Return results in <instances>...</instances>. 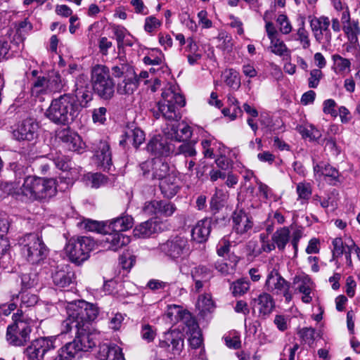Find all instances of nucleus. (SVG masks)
I'll list each match as a JSON object with an SVG mask.
<instances>
[{"label": "nucleus", "mask_w": 360, "mask_h": 360, "mask_svg": "<svg viewBox=\"0 0 360 360\" xmlns=\"http://www.w3.org/2000/svg\"><path fill=\"white\" fill-rule=\"evenodd\" d=\"M77 99L72 94H64L53 98L44 112L45 117L58 125H69L79 114Z\"/></svg>", "instance_id": "obj_1"}, {"label": "nucleus", "mask_w": 360, "mask_h": 360, "mask_svg": "<svg viewBox=\"0 0 360 360\" xmlns=\"http://www.w3.org/2000/svg\"><path fill=\"white\" fill-rule=\"evenodd\" d=\"M160 253L168 259L177 262L181 261L179 264V271L183 274L188 273V266L185 262L191 252V247L188 239L181 236H173L167 240L160 243L157 248Z\"/></svg>", "instance_id": "obj_2"}, {"label": "nucleus", "mask_w": 360, "mask_h": 360, "mask_svg": "<svg viewBox=\"0 0 360 360\" xmlns=\"http://www.w3.org/2000/svg\"><path fill=\"white\" fill-rule=\"evenodd\" d=\"M184 105L185 99L180 93L171 86L165 88L157 103V110H153V115L157 119L161 116L166 120L177 121L181 118L179 108Z\"/></svg>", "instance_id": "obj_3"}, {"label": "nucleus", "mask_w": 360, "mask_h": 360, "mask_svg": "<svg viewBox=\"0 0 360 360\" xmlns=\"http://www.w3.org/2000/svg\"><path fill=\"white\" fill-rule=\"evenodd\" d=\"M66 86L65 80L56 71L50 72L47 76L39 77L31 81L30 94L32 99L43 102L45 96L53 92H60Z\"/></svg>", "instance_id": "obj_4"}, {"label": "nucleus", "mask_w": 360, "mask_h": 360, "mask_svg": "<svg viewBox=\"0 0 360 360\" xmlns=\"http://www.w3.org/2000/svg\"><path fill=\"white\" fill-rule=\"evenodd\" d=\"M96 346L94 335L82 327L76 332L74 340L60 347L53 360H73L80 352H88Z\"/></svg>", "instance_id": "obj_5"}, {"label": "nucleus", "mask_w": 360, "mask_h": 360, "mask_svg": "<svg viewBox=\"0 0 360 360\" xmlns=\"http://www.w3.org/2000/svg\"><path fill=\"white\" fill-rule=\"evenodd\" d=\"M13 324L7 327L6 340L13 346H23L30 340L32 332L30 322L22 314V310H18L12 316Z\"/></svg>", "instance_id": "obj_6"}, {"label": "nucleus", "mask_w": 360, "mask_h": 360, "mask_svg": "<svg viewBox=\"0 0 360 360\" xmlns=\"http://www.w3.org/2000/svg\"><path fill=\"white\" fill-rule=\"evenodd\" d=\"M91 82L94 93L101 99L110 100L113 97L115 83L106 66L96 65L92 68Z\"/></svg>", "instance_id": "obj_7"}, {"label": "nucleus", "mask_w": 360, "mask_h": 360, "mask_svg": "<svg viewBox=\"0 0 360 360\" xmlns=\"http://www.w3.org/2000/svg\"><path fill=\"white\" fill-rule=\"evenodd\" d=\"M95 245L94 240L89 237L71 238L65 245V251L72 262L80 264L89 258Z\"/></svg>", "instance_id": "obj_8"}, {"label": "nucleus", "mask_w": 360, "mask_h": 360, "mask_svg": "<svg viewBox=\"0 0 360 360\" xmlns=\"http://www.w3.org/2000/svg\"><path fill=\"white\" fill-rule=\"evenodd\" d=\"M20 245L22 253L29 262L38 263L46 256L47 248L37 234H26Z\"/></svg>", "instance_id": "obj_9"}, {"label": "nucleus", "mask_w": 360, "mask_h": 360, "mask_svg": "<svg viewBox=\"0 0 360 360\" xmlns=\"http://www.w3.org/2000/svg\"><path fill=\"white\" fill-rule=\"evenodd\" d=\"M309 22L316 41L322 44L323 47L330 45L332 33L330 30V20L329 18L324 15L309 16Z\"/></svg>", "instance_id": "obj_10"}, {"label": "nucleus", "mask_w": 360, "mask_h": 360, "mask_svg": "<svg viewBox=\"0 0 360 360\" xmlns=\"http://www.w3.org/2000/svg\"><path fill=\"white\" fill-rule=\"evenodd\" d=\"M290 285V283L284 279L278 270L273 269L266 276L264 288L269 292L277 295L282 294L285 302L288 303L292 298Z\"/></svg>", "instance_id": "obj_11"}, {"label": "nucleus", "mask_w": 360, "mask_h": 360, "mask_svg": "<svg viewBox=\"0 0 360 360\" xmlns=\"http://www.w3.org/2000/svg\"><path fill=\"white\" fill-rule=\"evenodd\" d=\"M55 336L41 337L33 340L24 351L27 360H43L46 354L55 348Z\"/></svg>", "instance_id": "obj_12"}, {"label": "nucleus", "mask_w": 360, "mask_h": 360, "mask_svg": "<svg viewBox=\"0 0 360 360\" xmlns=\"http://www.w3.org/2000/svg\"><path fill=\"white\" fill-rule=\"evenodd\" d=\"M70 315H76L84 327L86 323L95 320L99 313L98 307L92 303L79 300L68 303Z\"/></svg>", "instance_id": "obj_13"}, {"label": "nucleus", "mask_w": 360, "mask_h": 360, "mask_svg": "<svg viewBox=\"0 0 360 360\" xmlns=\"http://www.w3.org/2000/svg\"><path fill=\"white\" fill-rule=\"evenodd\" d=\"M39 126L34 119L28 118L19 123L12 131L13 136L18 141H31L37 138Z\"/></svg>", "instance_id": "obj_14"}, {"label": "nucleus", "mask_w": 360, "mask_h": 360, "mask_svg": "<svg viewBox=\"0 0 360 360\" xmlns=\"http://www.w3.org/2000/svg\"><path fill=\"white\" fill-rule=\"evenodd\" d=\"M129 243V238L121 233L106 229L102 238L99 240V245L104 250L117 251Z\"/></svg>", "instance_id": "obj_15"}, {"label": "nucleus", "mask_w": 360, "mask_h": 360, "mask_svg": "<svg viewBox=\"0 0 360 360\" xmlns=\"http://www.w3.org/2000/svg\"><path fill=\"white\" fill-rule=\"evenodd\" d=\"M161 348L174 355H179L184 348L183 335L178 330L165 333L159 344Z\"/></svg>", "instance_id": "obj_16"}, {"label": "nucleus", "mask_w": 360, "mask_h": 360, "mask_svg": "<svg viewBox=\"0 0 360 360\" xmlns=\"http://www.w3.org/2000/svg\"><path fill=\"white\" fill-rule=\"evenodd\" d=\"M143 167L146 169H153L151 180L158 179L161 181L172 172L169 164L161 158L146 160L143 162Z\"/></svg>", "instance_id": "obj_17"}, {"label": "nucleus", "mask_w": 360, "mask_h": 360, "mask_svg": "<svg viewBox=\"0 0 360 360\" xmlns=\"http://www.w3.org/2000/svg\"><path fill=\"white\" fill-rule=\"evenodd\" d=\"M57 137L65 143L66 147L70 150L80 153L84 147V143L81 137L68 128L58 131Z\"/></svg>", "instance_id": "obj_18"}, {"label": "nucleus", "mask_w": 360, "mask_h": 360, "mask_svg": "<svg viewBox=\"0 0 360 360\" xmlns=\"http://www.w3.org/2000/svg\"><path fill=\"white\" fill-rule=\"evenodd\" d=\"M51 275L53 283L58 288L69 286L75 279V272L68 265L58 266Z\"/></svg>", "instance_id": "obj_19"}, {"label": "nucleus", "mask_w": 360, "mask_h": 360, "mask_svg": "<svg viewBox=\"0 0 360 360\" xmlns=\"http://www.w3.org/2000/svg\"><path fill=\"white\" fill-rule=\"evenodd\" d=\"M38 176H27L20 186V199L22 200L38 201Z\"/></svg>", "instance_id": "obj_20"}, {"label": "nucleus", "mask_w": 360, "mask_h": 360, "mask_svg": "<svg viewBox=\"0 0 360 360\" xmlns=\"http://www.w3.org/2000/svg\"><path fill=\"white\" fill-rule=\"evenodd\" d=\"M233 230L240 235H243L252 229L253 221L250 217L243 210H236L233 213Z\"/></svg>", "instance_id": "obj_21"}, {"label": "nucleus", "mask_w": 360, "mask_h": 360, "mask_svg": "<svg viewBox=\"0 0 360 360\" xmlns=\"http://www.w3.org/2000/svg\"><path fill=\"white\" fill-rule=\"evenodd\" d=\"M293 283L297 284V290L302 294V301L304 303L309 304L312 301L311 295L314 288V282L308 275L296 276L294 278Z\"/></svg>", "instance_id": "obj_22"}, {"label": "nucleus", "mask_w": 360, "mask_h": 360, "mask_svg": "<svg viewBox=\"0 0 360 360\" xmlns=\"http://www.w3.org/2000/svg\"><path fill=\"white\" fill-rule=\"evenodd\" d=\"M97 358L98 360H125L119 346L107 343L99 345Z\"/></svg>", "instance_id": "obj_23"}, {"label": "nucleus", "mask_w": 360, "mask_h": 360, "mask_svg": "<svg viewBox=\"0 0 360 360\" xmlns=\"http://www.w3.org/2000/svg\"><path fill=\"white\" fill-rule=\"evenodd\" d=\"M98 166L104 170L110 169L112 165V155L110 146L106 141H100L95 148L94 155Z\"/></svg>", "instance_id": "obj_24"}, {"label": "nucleus", "mask_w": 360, "mask_h": 360, "mask_svg": "<svg viewBox=\"0 0 360 360\" xmlns=\"http://www.w3.org/2000/svg\"><path fill=\"white\" fill-rule=\"evenodd\" d=\"M160 188L165 197L171 198L174 197L179 191V180L175 174L172 172L169 175L160 182Z\"/></svg>", "instance_id": "obj_25"}, {"label": "nucleus", "mask_w": 360, "mask_h": 360, "mask_svg": "<svg viewBox=\"0 0 360 360\" xmlns=\"http://www.w3.org/2000/svg\"><path fill=\"white\" fill-rule=\"evenodd\" d=\"M38 201L49 199L56 194L57 186L56 179L38 176Z\"/></svg>", "instance_id": "obj_26"}, {"label": "nucleus", "mask_w": 360, "mask_h": 360, "mask_svg": "<svg viewBox=\"0 0 360 360\" xmlns=\"http://www.w3.org/2000/svg\"><path fill=\"white\" fill-rule=\"evenodd\" d=\"M255 307L257 308L259 316H266L271 314L275 307V302L272 296L267 293L260 294L254 300Z\"/></svg>", "instance_id": "obj_27"}, {"label": "nucleus", "mask_w": 360, "mask_h": 360, "mask_svg": "<svg viewBox=\"0 0 360 360\" xmlns=\"http://www.w3.org/2000/svg\"><path fill=\"white\" fill-rule=\"evenodd\" d=\"M130 72L129 76H125L124 79L117 84V91L121 95L132 94L138 87L137 75L131 71Z\"/></svg>", "instance_id": "obj_28"}, {"label": "nucleus", "mask_w": 360, "mask_h": 360, "mask_svg": "<svg viewBox=\"0 0 360 360\" xmlns=\"http://www.w3.org/2000/svg\"><path fill=\"white\" fill-rule=\"evenodd\" d=\"M146 149L155 155L167 156L169 153L170 146L160 136H155L150 140Z\"/></svg>", "instance_id": "obj_29"}, {"label": "nucleus", "mask_w": 360, "mask_h": 360, "mask_svg": "<svg viewBox=\"0 0 360 360\" xmlns=\"http://www.w3.org/2000/svg\"><path fill=\"white\" fill-rule=\"evenodd\" d=\"M211 231V221L209 219L199 221L192 229L191 236L194 240L202 243L207 240Z\"/></svg>", "instance_id": "obj_30"}, {"label": "nucleus", "mask_w": 360, "mask_h": 360, "mask_svg": "<svg viewBox=\"0 0 360 360\" xmlns=\"http://www.w3.org/2000/svg\"><path fill=\"white\" fill-rule=\"evenodd\" d=\"M15 34L13 36V42L17 46H23V41L26 36L32 31V25L26 18L22 21L15 23Z\"/></svg>", "instance_id": "obj_31"}, {"label": "nucleus", "mask_w": 360, "mask_h": 360, "mask_svg": "<svg viewBox=\"0 0 360 360\" xmlns=\"http://www.w3.org/2000/svg\"><path fill=\"white\" fill-rule=\"evenodd\" d=\"M191 274L195 281V288L197 291H199L202 288L204 283L208 281L212 277L210 269L201 265L193 268Z\"/></svg>", "instance_id": "obj_32"}, {"label": "nucleus", "mask_w": 360, "mask_h": 360, "mask_svg": "<svg viewBox=\"0 0 360 360\" xmlns=\"http://www.w3.org/2000/svg\"><path fill=\"white\" fill-rule=\"evenodd\" d=\"M167 134L172 140L181 142L189 139L192 135V131L188 125L181 123L176 127L173 125Z\"/></svg>", "instance_id": "obj_33"}, {"label": "nucleus", "mask_w": 360, "mask_h": 360, "mask_svg": "<svg viewBox=\"0 0 360 360\" xmlns=\"http://www.w3.org/2000/svg\"><path fill=\"white\" fill-rule=\"evenodd\" d=\"M134 219L129 215H124L111 220L108 224V229L111 231L121 233L131 229Z\"/></svg>", "instance_id": "obj_34"}, {"label": "nucleus", "mask_w": 360, "mask_h": 360, "mask_svg": "<svg viewBox=\"0 0 360 360\" xmlns=\"http://www.w3.org/2000/svg\"><path fill=\"white\" fill-rule=\"evenodd\" d=\"M67 318L62 322L60 326V335H65L72 331L73 328H76L77 331L84 327L80 321H79L76 315L71 316L69 309V304L66 306Z\"/></svg>", "instance_id": "obj_35"}, {"label": "nucleus", "mask_w": 360, "mask_h": 360, "mask_svg": "<svg viewBox=\"0 0 360 360\" xmlns=\"http://www.w3.org/2000/svg\"><path fill=\"white\" fill-rule=\"evenodd\" d=\"M290 230L289 227L283 226L278 229L272 235L271 240L279 250H283L290 241Z\"/></svg>", "instance_id": "obj_36"}, {"label": "nucleus", "mask_w": 360, "mask_h": 360, "mask_svg": "<svg viewBox=\"0 0 360 360\" xmlns=\"http://www.w3.org/2000/svg\"><path fill=\"white\" fill-rule=\"evenodd\" d=\"M157 224L153 220H148L136 226L133 231L137 238H147L156 231Z\"/></svg>", "instance_id": "obj_37"}, {"label": "nucleus", "mask_w": 360, "mask_h": 360, "mask_svg": "<svg viewBox=\"0 0 360 360\" xmlns=\"http://www.w3.org/2000/svg\"><path fill=\"white\" fill-rule=\"evenodd\" d=\"M271 52L281 57H290V51L285 44L279 37H276L270 40V46L269 47Z\"/></svg>", "instance_id": "obj_38"}, {"label": "nucleus", "mask_w": 360, "mask_h": 360, "mask_svg": "<svg viewBox=\"0 0 360 360\" xmlns=\"http://www.w3.org/2000/svg\"><path fill=\"white\" fill-rule=\"evenodd\" d=\"M113 33L117 42L118 49H122L124 46H131L133 45L131 37L124 27L117 26L113 28Z\"/></svg>", "instance_id": "obj_39"}, {"label": "nucleus", "mask_w": 360, "mask_h": 360, "mask_svg": "<svg viewBox=\"0 0 360 360\" xmlns=\"http://www.w3.org/2000/svg\"><path fill=\"white\" fill-rule=\"evenodd\" d=\"M314 172L316 176L330 177L333 181H337L339 177V172L335 167L323 162L314 165Z\"/></svg>", "instance_id": "obj_40"}, {"label": "nucleus", "mask_w": 360, "mask_h": 360, "mask_svg": "<svg viewBox=\"0 0 360 360\" xmlns=\"http://www.w3.org/2000/svg\"><path fill=\"white\" fill-rule=\"evenodd\" d=\"M222 76L225 84L232 89L236 90L240 86V75L236 70L232 68L226 70Z\"/></svg>", "instance_id": "obj_41"}, {"label": "nucleus", "mask_w": 360, "mask_h": 360, "mask_svg": "<svg viewBox=\"0 0 360 360\" xmlns=\"http://www.w3.org/2000/svg\"><path fill=\"white\" fill-rule=\"evenodd\" d=\"M334 71L338 74L343 75L350 71L351 62L349 59L338 54L332 56Z\"/></svg>", "instance_id": "obj_42"}, {"label": "nucleus", "mask_w": 360, "mask_h": 360, "mask_svg": "<svg viewBox=\"0 0 360 360\" xmlns=\"http://www.w3.org/2000/svg\"><path fill=\"white\" fill-rule=\"evenodd\" d=\"M126 141L138 148L145 140V134L139 128L128 129L125 132Z\"/></svg>", "instance_id": "obj_43"}, {"label": "nucleus", "mask_w": 360, "mask_h": 360, "mask_svg": "<svg viewBox=\"0 0 360 360\" xmlns=\"http://www.w3.org/2000/svg\"><path fill=\"white\" fill-rule=\"evenodd\" d=\"M343 30L352 44L358 41V35L360 34V27L358 21L353 20L343 26Z\"/></svg>", "instance_id": "obj_44"}, {"label": "nucleus", "mask_w": 360, "mask_h": 360, "mask_svg": "<svg viewBox=\"0 0 360 360\" xmlns=\"http://www.w3.org/2000/svg\"><path fill=\"white\" fill-rule=\"evenodd\" d=\"M226 200V195L225 193L221 189L216 188L210 202L211 210L214 212H218L224 206Z\"/></svg>", "instance_id": "obj_45"}, {"label": "nucleus", "mask_w": 360, "mask_h": 360, "mask_svg": "<svg viewBox=\"0 0 360 360\" xmlns=\"http://www.w3.org/2000/svg\"><path fill=\"white\" fill-rule=\"evenodd\" d=\"M304 23V18H302L300 26L297 30L296 39L300 41L304 49H307L311 46V41L309 39V32L306 30Z\"/></svg>", "instance_id": "obj_46"}, {"label": "nucleus", "mask_w": 360, "mask_h": 360, "mask_svg": "<svg viewBox=\"0 0 360 360\" xmlns=\"http://www.w3.org/2000/svg\"><path fill=\"white\" fill-rule=\"evenodd\" d=\"M352 253H355L356 255V257L360 262V248L353 240H349V241L346 243V248L345 249L343 255L345 256L347 265L350 268L353 267V262L352 260Z\"/></svg>", "instance_id": "obj_47"}, {"label": "nucleus", "mask_w": 360, "mask_h": 360, "mask_svg": "<svg viewBox=\"0 0 360 360\" xmlns=\"http://www.w3.org/2000/svg\"><path fill=\"white\" fill-rule=\"evenodd\" d=\"M18 294L20 295V307L21 309L34 307L38 302L37 295L30 291L20 290Z\"/></svg>", "instance_id": "obj_48"}, {"label": "nucleus", "mask_w": 360, "mask_h": 360, "mask_svg": "<svg viewBox=\"0 0 360 360\" xmlns=\"http://www.w3.org/2000/svg\"><path fill=\"white\" fill-rule=\"evenodd\" d=\"M188 311L183 307L177 304H171L167 306L166 314L171 321L178 322L183 319V315Z\"/></svg>", "instance_id": "obj_49"}, {"label": "nucleus", "mask_w": 360, "mask_h": 360, "mask_svg": "<svg viewBox=\"0 0 360 360\" xmlns=\"http://www.w3.org/2000/svg\"><path fill=\"white\" fill-rule=\"evenodd\" d=\"M84 180L88 186L98 188L105 184V176L99 173H88L84 176Z\"/></svg>", "instance_id": "obj_50"}, {"label": "nucleus", "mask_w": 360, "mask_h": 360, "mask_svg": "<svg viewBox=\"0 0 360 360\" xmlns=\"http://www.w3.org/2000/svg\"><path fill=\"white\" fill-rule=\"evenodd\" d=\"M82 225L88 231H95L101 233H103L106 231V229H108V224L91 219L84 220Z\"/></svg>", "instance_id": "obj_51"}, {"label": "nucleus", "mask_w": 360, "mask_h": 360, "mask_svg": "<svg viewBox=\"0 0 360 360\" xmlns=\"http://www.w3.org/2000/svg\"><path fill=\"white\" fill-rule=\"evenodd\" d=\"M184 325H185L186 329H184L186 333H191L195 332V330H199V326L195 321V319L192 316L191 314L189 311L183 315V319L181 320Z\"/></svg>", "instance_id": "obj_52"}, {"label": "nucleus", "mask_w": 360, "mask_h": 360, "mask_svg": "<svg viewBox=\"0 0 360 360\" xmlns=\"http://www.w3.org/2000/svg\"><path fill=\"white\" fill-rule=\"evenodd\" d=\"M250 288V283L245 279H239L233 282L231 286L234 296H241L246 293Z\"/></svg>", "instance_id": "obj_53"}, {"label": "nucleus", "mask_w": 360, "mask_h": 360, "mask_svg": "<svg viewBox=\"0 0 360 360\" xmlns=\"http://www.w3.org/2000/svg\"><path fill=\"white\" fill-rule=\"evenodd\" d=\"M276 23L278 26L279 31L283 34H288L292 32V26L291 22L285 14H280L276 18Z\"/></svg>", "instance_id": "obj_54"}, {"label": "nucleus", "mask_w": 360, "mask_h": 360, "mask_svg": "<svg viewBox=\"0 0 360 360\" xmlns=\"http://www.w3.org/2000/svg\"><path fill=\"white\" fill-rule=\"evenodd\" d=\"M332 261L336 260L338 257L343 255L345 249L346 248V243H343L341 238H335L332 241Z\"/></svg>", "instance_id": "obj_55"}, {"label": "nucleus", "mask_w": 360, "mask_h": 360, "mask_svg": "<svg viewBox=\"0 0 360 360\" xmlns=\"http://www.w3.org/2000/svg\"><path fill=\"white\" fill-rule=\"evenodd\" d=\"M197 307L202 312L210 311L214 308V302L210 295H201L197 302Z\"/></svg>", "instance_id": "obj_56"}, {"label": "nucleus", "mask_w": 360, "mask_h": 360, "mask_svg": "<svg viewBox=\"0 0 360 360\" xmlns=\"http://www.w3.org/2000/svg\"><path fill=\"white\" fill-rule=\"evenodd\" d=\"M159 200H150L144 203L142 207V212L147 216H158L160 212Z\"/></svg>", "instance_id": "obj_57"}, {"label": "nucleus", "mask_w": 360, "mask_h": 360, "mask_svg": "<svg viewBox=\"0 0 360 360\" xmlns=\"http://www.w3.org/2000/svg\"><path fill=\"white\" fill-rule=\"evenodd\" d=\"M0 189L6 195H13L17 198H20V186L15 182H1L0 183Z\"/></svg>", "instance_id": "obj_58"}, {"label": "nucleus", "mask_w": 360, "mask_h": 360, "mask_svg": "<svg viewBox=\"0 0 360 360\" xmlns=\"http://www.w3.org/2000/svg\"><path fill=\"white\" fill-rule=\"evenodd\" d=\"M315 333L314 328L305 327L299 330L297 333L304 343L311 345L315 340Z\"/></svg>", "instance_id": "obj_59"}, {"label": "nucleus", "mask_w": 360, "mask_h": 360, "mask_svg": "<svg viewBox=\"0 0 360 360\" xmlns=\"http://www.w3.org/2000/svg\"><path fill=\"white\" fill-rule=\"evenodd\" d=\"M75 86V95H74V96L76 99L77 98H79L81 105L86 107L87 103L92 99L91 93L86 89H83L78 88L77 83H76Z\"/></svg>", "instance_id": "obj_60"}, {"label": "nucleus", "mask_w": 360, "mask_h": 360, "mask_svg": "<svg viewBox=\"0 0 360 360\" xmlns=\"http://www.w3.org/2000/svg\"><path fill=\"white\" fill-rule=\"evenodd\" d=\"M300 133L304 138H309L311 141H318L321 137V134L319 130L313 125H310L307 128L301 129L300 130Z\"/></svg>", "instance_id": "obj_61"}, {"label": "nucleus", "mask_w": 360, "mask_h": 360, "mask_svg": "<svg viewBox=\"0 0 360 360\" xmlns=\"http://www.w3.org/2000/svg\"><path fill=\"white\" fill-rule=\"evenodd\" d=\"M161 25L162 21L151 15L145 19L144 30L148 33H152L160 27Z\"/></svg>", "instance_id": "obj_62"}, {"label": "nucleus", "mask_w": 360, "mask_h": 360, "mask_svg": "<svg viewBox=\"0 0 360 360\" xmlns=\"http://www.w3.org/2000/svg\"><path fill=\"white\" fill-rule=\"evenodd\" d=\"M112 75L115 77H120L122 76H129L130 72H135L133 67L127 64H121L120 65H115L112 68Z\"/></svg>", "instance_id": "obj_63"}, {"label": "nucleus", "mask_w": 360, "mask_h": 360, "mask_svg": "<svg viewBox=\"0 0 360 360\" xmlns=\"http://www.w3.org/2000/svg\"><path fill=\"white\" fill-rule=\"evenodd\" d=\"M159 203L160 205L159 206L160 212H158V216L170 217L176 210L175 205L172 202L159 200Z\"/></svg>", "instance_id": "obj_64"}]
</instances>
